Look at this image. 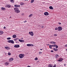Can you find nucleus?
Returning <instances> with one entry per match:
<instances>
[{
  "label": "nucleus",
  "instance_id": "5701e85b",
  "mask_svg": "<svg viewBox=\"0 0 67 67\" xmlns=\"http://www.w3.org/2000/svg\"><path fill=\"white\" fill-rule=\"evenodd\" d=\"M10 1L11 2H12V3H13V2H14V1L13 0H10Z\"/></svg>",
  "mask_w": 67,
  "mask_h": 67
},
{
  "label": "nucleus",
  "instance_id": "4c0bfd02",
  "mask_svg": "<svg viewBox=\"0 0 67 67\" xmlns=\"http://www.w3.org/2000/svg\"><path fill=\"white\" fill-rule=\"evenodd\" d=\"M51 52L52 53H53V52H54V51L52 50L51 51Z\"/></svg>",
  "mask_w": 67,
  "mask_h": 67
},
{
  "label": "nucleus",
  "instance_id": "dca6fc26",
  "mask_svg": "<svg viewBox=\"0 0 67 67\" xmlns=\"http://www.w3.org/2000/svg\"><path fill=\"white\" fill-rule=\"evenodd\" d=\"M1 9L2 10H5V8L4 7H2L1 8Z\"/></svg>",
  "mask_w": 67,
  "mask_h": 67
},
{
  "label": "nucleus",
  "instance_id": "49530a36",
  "mask_svg": "<svg viewBox=\"0 0 67 67\" xmlns=\"http://www.w3.org/2000/svg\"><path fill=\"white\" fill-rule=\"evenodd\" d=\"M59 24L60 25L61 24V23H59Z\"/></svg>",
  "mask_w": 67,
  "mask_h": 67
},
{
  "label": "nucleus",
  "instance_id": "bb28decb",
  "mask_svg": "<svg viewBox=\"0 0 67 67\" xmlns=\"http://www.w3.org/2000/svg\"><path fill=\"white\" fill-rule=\"evenodd\" d=\"M52 45H50L49 46V47L50 48L52 49Z\"/></svg>",
  "mask_w": 67,
  "mask_h": 67
},
{
  "label": "nucleus",
  "instance_id": "412c9836",
  "mask_svg": "<svg viewBox=\"0 0 67 67\" xmlns=\"http://www.w3.org/2000/svg\"><path fill=\"white\" fill-rule=\"evenodd\" d=\"M7 7H8V8H10L11 7V5H7Z\"/></svg>",
  "mask_w": 67,
  "mask_h": 67
},
{
  "label": "nucleus",
  "instance_id": "f03ea898",
  "mask_svg": "<svg viewBox=\"0 0 67 67\" xmlns=\"http://www.w3.org/2000/svg\"><path fill=\"white\" fill-rule=\"evenodd\" d=\"M20 58H22L24 57V54H20L19 55Z\"/></svg>",
  "mask_w": 67,
  "mask_h": 67
},
{
  "label": "nucleus",
  "instance_id": "79ce46f5",
  "mask_svg": "<svg viewBox=\"0 0 67 67\" xmlns=\"http://www.w3.org/2000/svg\"><path fill=\"white\" fill-rule=\"evenodd\" d=\"M51 46L52 47H54V45H51Z\"/></svg>",
  "mask_w": 67,
  "mask_h": 67
},
{
  "label": "nucleus",
  "instance_id": "39448f33",
  "mask_svg": "<svg viewBox=\"0 0 67 67\" xmlns=\"http://www.w3.org/2000/svg\"><path fill=\"white\" fill-rule=\"evenodd\" d=\"M63 60V59L62 58H60L59 59V60H57V61L59 62H62Z\"/></svg>",
  "mask_w": 67,
  "mask_h": 67
},
{
  "label": "nucleus",
  "instance_id": "de8ad7c7",
  "mask_svg": "<svg viewBox=\"0 0 67 67\" xmlns=\"http://www.w3.org/2000/svg\"><path fill=\"white\" fill-rule=\"evenodd\" d=\"M27 67H31L30 66H27Z\"/></svg>",
  "mask_w": 67,
  "mask_h": 67
},
{
  "label": "nucleus",
  "instance_id": "1a4fd4ad",
  "mask_svg": "<svg viewBox=\"0 0 67 67\" xmlns=\"http://www.w3.org/2000/svg\"><path fill=\"white\" fill-rule=\"evenodd\" d=\"M13 60V58H11L9 59V61L11 62V61H12Z\"/></svg>",
  "mask_w": 67,
  "mask_h": 67
},
{
  "label": "nucleus",
  "instance_id": "6e6552de",
  "mask_svg": "<svg viewBox=\"0 0 67 67\" xmlns=\"http://www.w3.org/2000/svg\"><path fill=\"white\" fill-rule=\"evenodd\" d=\"M18 41L19 42H21L22 43H23V42H24V40H22L19 39L18 40Z\"/></svg>",
  "mask_w": 67,
  "mask_h": 67
},
{
  "label": "nucleus",
  "instance_id": "37998d69",
  "mask_svg": "<svg viewBox=\"0 0 67 67\" xmlns=\"http://www.w3.org/2000/svg\"><path fill=\"white\" fill-rule=\"evenodd\" d=\"M41 27L42 28H44V26H42Z\"/></svg>",
  "mask_w": 67,
  "mask_h": 67
},
{
  "label": "nucleus",
  "instance_id": "9d476101",
  "mask_svg": "<svg viewBox=\"0 0 67 67\" xmlns=\"http://www.w3.org/2000/svg\"><path fill=\"white\" fill-rule=\"evenodd\" d=\"M27 46H33V44H27Z\"/></svg>",
  "mask_w": 67,
  "mask_h": 67
},
{
  "label": "nucleus",
  "instance_id": "ddd939ff",
  "mask_svg": "<svg viewBox=\"0 0 67 67\" xmlns=\"http://www.w3.org/2000/svg\"><path fill=\"white\" fill-rule=\"evenodd\" d=\"M5 48L6 49H7V50H8V49H10V47H5Z\"/></svg>",
  "mask_w": 67,
  "mask_h": 67
},
{
  "label": "nucleus",
  "instance_id": "423d86ee",
  "mask_svg": "<svg viewBox=\"0 0 67 67\" xmlns=\"http://www.w3.org/2000/svg\"><path fill=\"white\" fill-rule=\"evenodd\" d=\"M29 34H30L31 35V36H33V33L32 32H29Z\"/></svg>",
  "mask_w": 67,
  "mask_h": 67
},
{
  "label": "nucleus",
  "instance_id": "a211bd4d",
  "mask_svg": "<svg viewBox=\"0 0 67 67\" xmlns=\"http://www.w3.org/2000/svg\"><path fill=\"white\" fill-rule=\"evenodd\" d=\"M12 44H14V41H13V40H11V42Z\"/></svg>",
  "mask_w": 67,
  "mask_h": 67
},
{
  "label": "nucleus",
  "instance_id": "aec40b11",
  "mask_svg": "<svg viewBox=\"0 0 67 67\" xmlns=\"http://www.w3.org/2000/svg\"><path fill=\"white\" fill-rule=\"evenodd\" d=\"M32 16H33V15L32 14H31L29 16V18H31Z\"/></svg>",
  "mask_w": 67,
  "mask_h": 67
},
{
  "label": "nucleus",
  "instance_id": "2f4dec72",
  "mask_svg": "<svg viewBox=\"0 0 67 67\" xmlns=\"http://www.w3.org/2000/svg\"><path fill=\"white\" fill-rule=\"evenodd\" d=\"M57 46V45L56 44L53 45V47H55Z\"/></svg>",
  "mask_w": 67,
  "mask_h": 67
},
{
  "label": "nucleus",
  "instance_id": "2eb2a0df",
  "mask_svg": "<svg viewBox=\"0 0 67 67\" xmlns=\"http://www.w3.org/2000/svg\"><path fill=\"white\" fill-rule=\"evenodd\" d=\"M3 33V32L2 31H0V35H1Z\"/></svg>",
  "mask_w": 67,
  "mask_h": 67
},
{
  "label": "nucleus",
  "instance_id": "5fc2aeb1",
  "mask_svg": "<svg viewBox=\"0 0 67 67\" xmlns=\"http://www.w3.org/2000/svg\"><path fill=\"white\" fill-rule=\"evenodd\" d=\"M55 66H56V64H55Z\"/></svg>",
  "mask_w": 67,
  "mask_h": 67
},
{
  "label": "nucleus",
  "instance_id": "6e6d98bb",
  "mask_svg": "<svg viewBox=\"0 0 67 67\" xmlns=\"http://www.w3.org/2000/svg\"><path fill=\"white\" fill-rule=\"evenodd\" d=\"M23 14H22V15H23Z\"/></svg>",
  "mask_w": 67,
  "mask_h": 67
},
{
  "label": "nucleus",
  "instance_id": "c85d7f7f",
  "mask_svg": "<svg viewBox=\"0 0 67 67\" xmlns=\"http://www.w3.org/2000/svg\"><path fill=\"white\" fill-rule=\"evenodd\" d=\"M7 40H10V39H11V37H9V38H7Z\"/></svg>",
  "mask_w": 67,
  "mask_h": 67
},
{
  "label": "nucleus",
  "instance_id": "a878e982",
  "mask_svg": "<svg viewBox=\"0 0 67 67\" xmlns=\"http://www.w3.org/2000/svg\"><path fill=\"white\" fill-rule=\"evenodd\" d=\"M11 40H8V43H11Z\"/></svg>",
  "mask_w": 67,
  "mask_h": 67
},
{
  "label": "nucleus",
  "instance_id": "c9c22d12",
  "mask_svg": "<svg viewBox=\"0 0 67 67\" xmlns=\"http://www.w3.org/2000/svg\"><path fill=\"white\" fill-rule=\"evenodd\" d=\"M56 48H58V46H56Z\"/></svg>",
  "mask_w": 67,
  "mask_h": 67
},
{
  "label": "nucleus",
  "instance_id": "c03bdc74",
  "mask_svg": "<svg viewBox=\"0 0 67 67\" xmlns=\"http://www.w3.org/2000/svg\"><path fill=\"white\" fill-rule=\"evenodd\" d=\"M6 28V27L4 26V29H5Z\"/></svg>",
  "mask_w": 67,
  "mask_h": 67
},
{
  "label": "nucleus",
  "instance_id": "0eeeda50",
  "mask_svg": "<svg viewBox=\"0 0 67 67\" xmlns=\"http://www.w3.org/2000/svg\"><path fill=\"white\" fill-rule=\"evenodd\" d=\"M49 15V14H48V12H46L44 13V15Z\"/></svg>",
  "mask_w": 67,
  "mask_h": 67
},
{
  "label": "nucleus",
  "instance_id": "20e7f679",
  "mask_svg": "<svg viewBox=\"0 0 67 67\" xmlns=\"http://www.w3.org/2000/svg\"><path fill=\"white\" fill-rule=\"evenodd\" d=\"M14 47L16 48H18L20 47V45H15L14 46Z\"/></svg>",
  "mask_w": 67,
  "mask_h": 67
},
{
  "label": "nucleus",
  "instance_id": "e433bc0d",
  "mask_svg": "<svg viewBox=\"0 0 67 67\" xmlns=\"http://www.w3.org/2000/svg\"><path fill=\"white\" fill-rule=\"evenodd\" d=\"M42 53L41 52H40L39 53V54H42Z\"/></svg>",
  "mask_w": 67,
  "mask_h": 67
},
{
  "label": "nucleus",
  "instance_id": "09e8293b",
  "mask_svg": "<svg viewBox=\"0 0 67 67\" xmlns=\"http://www.w3.org/2000/svg\"><path fill=\"white\" fill-rule=\"evenodd\" d=\"M47 45L49 46V44H47Z\"/></svg>",
  "mask_w": 67,
  "mask_h": 67
},
{
  "label": "nucleus",
  "instance_id": "f8f14e48",
  "mask_svg": "<svg viewBox=\"0 0 67 67\" xmlns=\"http://www.w3.org/2000/svg\"><path fill=\"white\" fill-rule=\"evenodd\" d=\"M16 36L15 35H14L13 36V37L14 38H16Z\"/></svg>",
  "mask_w": 67,
  "mask_h": 67
},
{
  "label": "nucleus",
  "instance_id": "9b49d317",
  "mask_svg": "<svg viewBox=\"0 0 67 67\" xmlns=\"http://www.w3.org/2000/svg\"><path fill=\"white\" fill-rule=\"evenodd\" d=\"M49 8L50 9H51V10H53V9H54L53 7L52 6H50L49 7Z\"/></svg>",
  "mask_w": 67,
  "mask_h": 67
},
{
  "label": "nucleus",
  "instance_id": "7ed1b4c3",
  "mask_svg": "<svg viewBox=\"0 0 67 67\" xmlns=\"http://www.w3.org/2000/svg\"><path fill=\"white\" fill-rule=\"evenodd\" d=\"M62 27L59 26L58 27V30L59 31H62Z\"/></svg>",
  "mask_w": 67,
  "mask_h": 67
},
{
  "label": "nucleus",
  "instance_id": "7c9ffc66",
  "mask_svg": "<svg viewBox=\"0 0 67 67\" xmlns=\"http://www.w3.org/2000/svg\"><path fill=\"white\" fill-rule=\"evenodd\" d=\"M54 36H57V34H54Z\"/></svg>",
  "mask_w": 67,
  "mask_h": 67
},
{
  "label": "nucleus",
  "instance_id": "f704fd0d",
  "mask_svg": "<svg viewBox=\"0 0 67 67\" xmlns=\"http://www.w3.org/2000/svg\"><path fill=\"white\" fill-rule=\"evenodd\" d=\"M57 29H58V28L57 27H56L55 29V30H57Z\"/></svg>",
  "mask_w": 67,
  "mask_h": 67
},
{
  "label": "nucleus",
  "instance_id": "b1692460",
  "mask_svg": "<svg viewBox=\"0 0 67 67\" xmlns=\"http://www.w3.org/2000/svg\"><path fill=\"white\" fill-rule=\"evenodd\" d=\"M55 57H59V56L58 55L56 54L55 55Z\"/></svg>",
  "mask_w": 67,
  "mask_h": 67
},
{
  "label": "nucleus",
  "instance_id": "8fccbe9b",
  "mask_svg": "<svg viewBox=\"0 0 67 67\" xmlns=\"http://www.w3.org/2000/svg\"><path fill=\"white\" fill-rule=\"evenodd\" d=\"M53 67H56V66H54Z\"/></svg>",
  "mask_w": 67,
  "mask_h": 67
},
{
  "label": "nucleus",
  "instance_id": "a18cd8bd",
  "mask_svg": "<svg viewBox=\"0 0 67 67\" xmlns=\"http://www.w3.org/2000/svg\"><path fill=\"white\" fill-rule=\"evenodd\" d=\"M25 22H27V21H24V22L25 23Z\"/></svg>",
  "mask_w": 67,
  "mask_h": 67
},
{
  "label": "nucleus",
  "instance_id": "a19ab883",
  "mask_svg": "<svg viewBox=\"0 0 67 67\" xmlns=\"http://www.w3.org/2000/svg\"><path fill=\"white\" fill-rule=\"evenodd\" d=\"M65 47H67V44L65 45Z\"/></svg>",
  "mask_w": 67,
  "mask_h": 67
},
{
  "label": "nucleus",
  "instance_id": "473e14b6",
  "mask_svg": "<svg viewBox=\"0 0 67 67\" xmlns=\"http://www.w3.org/2000/svg\"><path fill=\"white\" fill-rule=\"evenodd\" d=\"M20 7V5H17V7L18 8H19V7Z\"/></svg>",
  "mask_w": 67,
  "mask_h": 67
},
{
  "label": "nucleus",
  "instance_id": "58836bf2",
  "mask_svg": "<svg viewBox=\"0 0 67 67\" xmlns=\"http://www.w3.org/2000/svg\"><path fill=\"white\" fill-rule=\"evenodd\" d=\"M15 43H19V42L17 41L15 42Z\"/></svg>",
  "mask_w": 67,
  "mask_h": 67
},
{
  "label": "nucleus",
  "instance_id": "c756f323",
  "mask_svg": "<svg viewBox=\"0 0 67 67\" xmlns=\"http://www.w3.org/2000/svg\"><path fill=\"white\" fill-rule=\"evenodd\" d=\"M8 55H11V53L9 52L8 53Z\"/></svg>",
  "mask_w": 67,
  "mask_h": 67
},
{
  "label": "nucleus",
  "instance_id": "f257e3e1",
  "mask_svg": "<svg viewBox=\"0 0 67 67\" xmlns=\"http://www.w3.org/2000/svg\"><path fill=\"white\" fill-rule=\"evenodd\" d=\"M14 9L15 10V12L16 13H19L20 11L19 10V9L18 8H14Z\"/></svg>",
  "mask_w": 67,
  "mask_h": 67
},
{
  "label": "nucleus",
  "instance_id": "ea45409f",
  "mask_svg": "<svg viewBox=\"0 0 67 67\" xmlns=\"http://www.w3.org/2000/svg\"><path fill=\"white\" fill-rule=\"evenodd\" d=\"M20 5H23V4L22 3H20Z\"/></svg>",
  "mask_w": 67,
  "mask_h": 67
},
{
  "label": "nucleus",
  "instance_id": "6ab92c4d",
  "mask_svg": "<svg viewBox=\"0 0 67 67\" xmlns=\"http://www.w3.org/2000/svg\"><path fill=\"white\" fill-rule=\"evenodd\" d=\"M5 65H6V66H7V65H9V63H8V62H6L5 63Z\"/></svg>",
  "mask_w": 67,
  "mask_h": 67
},
{
  "label": "nucleus",
  "instance_id": "f3484780",
  "mask_svg": "<svg viewBox=\"0 0 67 67\" xmlns=\"http://www.w3.org/2000/svg\"><path fill=\"white\" fill-rule=\"evenodd\" d=\"M53 50L54 51H58V49L54 48H53Z\"/></svg>",
  "mask_w": 67,
  "mask_h": 67
},
{
  "label": "nucleus",
  "instance_id": "864d4df0",
  "mask_svg": "<svg viewBox=\"0 0 67 67\" xmlns=\"http://www.w3.org/2000/svg\"><path fill=\"white\" fill-rule=\"evenodd\" d=\"M64 66H66V64H64Z\"/></svg>",
  "mask_w": 67,
  "mask_h": 67
},
{
  "label": "nucleus",
  "instance_id": "603ef678",
  "mask_svg": "<svg viewBox=\"0 0 67 67\" xmlns=\"http://www.w3.org/2000/svg\"><path fill=\"white\" fill-rule=\"evenodd\" d=\"M11 18V16H10L9 18L10 19V18Z\"/></svg>",
  "mask_w": 67,
  "mask_h": 67
},
{
  "label": "nucleus",
  "instance_id": "4be33fe9",
  "mask_svg": "<svg viewBox=\"0 0 67 67\" xmlns=\"http://www.w3.org/2000/svg\"><path fill=\"white\" fill-rule=\"evenodd\" d=\"M18 39H19V38H16L15 39H14V40L15 41H16V40H18Z\"/></svg>",
  "mask_w": 67,
  "mask_h": 67
},
{
  "label": "nucleus",
  "instance_id": "3c124183",
  "mask_svg": "<svg viewBox=\"0 0 67 67\" xmlns=\"http://www.w3.org/2000/svg\"><path fill=\"white\" fill-rule=\"evenodd\" d=\"M43 49H40V50L41 51H42V50Z\"/></svg>",
  "mask_w": 67,
  "mask_h": 67
},
{
  "label": "nucleus",
  "instance_id": "72a5a7b5",
  "mask_svg": "<svg viewBox=\"0 0 67 67\" xmlns=\"http://www.w3.org/2000/svg\"><path fill=\"white\" fill-rule=\"evenodd\" d=\"M17 5H15L14 7H17Z\"/></svg>",
  "mask_w": 67,
  "mask_h": 67
},
{
  "label": "nucleus",
  "instance_id": "4468645a",
  "mask_svg": "<svg viewBox=\"0 0 67 67\" xmlns=\"http://www.w3.org/2000/svg\"><path fill=\"white\" fill-rule=\"evenodd\" d=\"M50 43H51V44H56V42L53 41H51Z\"/></svg>",
  "mask_w": 67,
  "mask_h": 67
},
{
  "label": "nucleus",
  "instance_id": "393cba45",
  "mask_svg": "<svg viewBox=\"0 0 67 67\" xmlns=\"http://www.w3.org/2000/svg\"><path fill=\"white\" fill-rule=\"evenodd\" d=\"M34 0H31V3H33V2H34Z\"/></svg>",
  "mask_w": 67,
  "mask_h": 67
},
{
  "label": "nucleus",
  "instance_id": "cd10ccee",
  "mask_svg": "<svg viewBox=\"0 0 67 67\" xmlns=\"http://www.w3.org/2000/svg\"><path fill=\"white\" fill-rule=\"evenodd\" d=\"M38 60V58H35V60Z\"/></svg>",
  "mask_w": 67,
  "mask_h": 67
}]
</instances>
